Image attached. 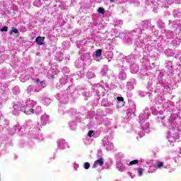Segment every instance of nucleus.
<instances>
[{
  "mask_svg": "<svg viewBox=\"0 0 181 181\" xmlns=\"http://www.w3.org/2000/svg\"><path fill=\"white\" fill-rule=\"evenodd\" d=\"M155 26H152L151 20L143 21L136 28L130 31L128 37L130 40L138 39L135 41L137 47H144L145 45H149V35L153 31Z\"/></svg>",
  "mask_w": 181,
  "mask_h": 181,
  "instance_id": "nucleus-1",
  "label": "nucleus"
},
{
  "mask_svg": "<svg viewBox=\"0 0 181 181\" xmlns=\"http://www.w3.org/2000/svg\"><path fill=\"white\" fill-rule=\"evenodd\" d=\"M158 120L159 122H161L163 128H168L167 139L169 142H176V139L180 138L179 124H176L177 118L174 115L170 116H158Z\"/></svg>",
  "mask_w": 181,
  "mask_h": 181,
  "instance_id": "nucleus-2",
  "label": "nucleus"
},
{
  "mask_svg": "<svg viewBox=\"0 0 181 181\" xmlns=\"http://www.w3.org/2000/svg\"><path fill=\"white\" fill-rule=\"evenodd\" d=\"M35 105H36V102L33 100L29 99L25 101V104L23 100H20L13 106L12 114L19 115V113L23 112L26 115H31V114H35V110L33 109Z\"/></svg>",
  "mask_w": 181,
  "mask_h": 181,
  "instance_id": "nucleus-3",
  "label": "nucleus"
},
{
  "mask_svg": "<svg viewBox=\"0 0 181 181\" xmlns=\"http://www.w3.org/2000/svg\"><path fill=\"white\" fill-rule=\"evenodd\" d=\"M39 131H40V129L33 127L30 128L28 138H33V139L42 141L43 139V134H40Z\"/></svg>",
  "mask_w": 181,
  "mask_h": 181,
  "instance_id": "nucleus-4",
  "label": "nucleus"
},
{
  "mask_svg": "<svg viewBox=\"0 0 181 181\" xmlns=\"http://www.w3.org/2000/svg\"><path fill=\"white\" fill-rule=\"evenodd\" d=\"M67 93H69V89L65 91H62L57 95V98L59 100V103H62V104H67V103H69L70 94H67Z\"/></svg>",
  "mask_w": 181,
  "mask_h": 181,
  "instance_id": "nucleus-5",
  "label": "nucleus"
},
{
  "mask_svg": "<svg viewBox=\"0 0 181 181\" xmlns=\"http://www.w3.org/2000/svg\"><path fill=\"white\" fill-rule=\"evenodd\" d=\"M34 93H39L46 87V83L44 81L37 78L34 81Z\"/></svg>",
  "mask_w": 181,
  "mask_h": 181,
  "instance_id": "nucleus-6",
  "label": "nucleus"
},
{
  "mask_svg": "<svg viewBox=\"0 0 181 181\" xmlns=\"http://www.w3.org/2000/svg\"><path fill=\"white\" fill-rule=\"evenodd\" d=\"M148 109H145L140 113L139 116V122L141 124V125H145V122L146 119H148V118H149V115H148Z\"/></svg>",
  "mask_w": 181,
  "mask_h": 181,
  "instance_id": "nucleus-7",
  "label": "nucleus"
},
{
  "mask_svg": "<svg viewBox=\"0 0 181 181\" xmlns=\"http://www.w3.org/2000/svg\"><path fill=\"white\" fill-rule=\"evenodd\" d=\"M102 145L105 147L106 151H112V149H114V144L108 140L107 136L102 140Z\"/></svg>",
  "mask_w": 181,
  "mask_h": 181,
  "instance_id": "nucleus-8",
  "label": "nucleus"
},
{
  "mask_svg": "<svg viewBox=\"0 0 181 181\" xmlns=\"http://www.w3.org/2000/svg\"><path fill=\"white\" fill-rule=\"evenodd\" d=\"M12 76V70L11 69H1L0 70V78L1 80H8Z\"/></svg>",
  "mask_w": 181,
  "mask_h": 181,
  "instance_id": "nucleus-9",
  "label": "nucleus"
},
{
  "mask_svg": "<svg viewBox=\"0 0 181 181\" xmlns=\"http://www.w3.org/2000/svg\"><path fill=\"white\" fill-rule=\"evenodd\" d=\"M148 41H149V44L144 45V47H146L148 46H151L153 49H156L157 50H158V52H162V50H163V48L162 47H159L158 45L159 42H158V41L154 40L152 42H151V35H149V34H148Z\"/></svg>",
  "mask_w": 181,
  "mask_h": 181,
  "instance_id": "nucleus-10",
  "label": "nucleus"
},
{
  "mask_svg": "<svg viewBox=\"0 0 181 181\" xmlns=\"http://www.w3.org/2000/svg\"><path fill=\"white\" fill-rule=\"evenodd\" d=\"M146 134H149V123L146 122L145 124L141 125V131L138 132L139 138H142Z\"/></svg>",
  "mask_w": 181,
  "mask_h": 181,
  "instance_id": "nucleus-11",
  "label": "nucleus"
},
{
  "mask_svg": "<svg viewBox=\"0 0 181 181\" xmlns=\"http://www.w3.org/2000/svg\"><path fill=\"white\" fill-rule=\"evenodd\" d=\"M24 131L25 129H23V127H21L19 124H16L9 130V134H11V135H13V134L16 132H21V134H23Z\"/></svg>",
  "mask_w": 181,
  "mask_h": 181,
  "instance_id": "nucleus-12",
  "label": "nucleus"
},
{
  "mask_svg": "<svg viewBox=\"0 0 181 181\" xmlns=\"http://www.w3.org/2000/svg\"><path fill=\"white\" fill-rule=\"evenodd\" d=\"M57 148L58 149H66V148H69V144L66 142V140L59 139L57 140Z\"/></svg>",
  "mask_w": 181,
  "mask_h": 181,
  "instance_id": "nucleus-13",
  "label": "nucleus"
},
{
  "mask_svg": "<svg viewBox=\"0 0 181 181\" xmlns=\"http://www.w3.org/2000/svg\"><path fill=\"white\" fill-rule=\"evenodd\" d=\"M163 108L164 111H166L167 112H173V110H175V106L170 104V102H167L163 103Z\"/></svg>",
  "mask_w": 181,
  "mask_h": 181,
  "instance_id": "nucleus-14",
  "label": "nucleus"
},
{
  "mask_svg": "<svg viewBox=\"0 0 181 181\" xmlns=\"http://www.w3.org/2000/svg\"><path fill=\"white\" fill-rule=\"evenodd\" d=\"M118 60L122 63V67L125 70L127 69V64H128V61L127 57L124 54H120L118 57Z\"/></svg>",
  "mask_w": 181,
  "mask_h": 181,
  "instance_id": "nucleus-15",
  "label": "nucleus"
},
{
  "mask_svg": "<svg viewBox=\"0 0 181 181\" xmlns=\"http://www.w3.org/2000/svg\"><path fill=\"white\" fill-rule=\"evenodd\" d=\"M49 123V115L44 114L41 117L40 121H38V125H46Z\"/></svg>",
  "mask_w": 181,
  "mask_h": 181,
  "instance_id": "nucleus-16",
  "label": "nucleus"
},
{
  "mask_svg": "<svg viewBox=\"0 0 181 181\" xmlns=\"http://www.w3.org/2000/svg\"><path fill=\"white\" fill-rule=\"evenodd\" d=\"M126 88L128 90V91H132V90H134L135 88V79L131 78L127 82Z\"/></svg>",
  "mask_w": 181,
  "mask_h": 181,
  "instance_id": "nucleus-17",
  "label": "nucleus"
},
{
  "mask_svg": "<svg viewBox=\"0 0 181 181\" xmlns=\"http://www.w3.org/2000/svg\"><path fill=\"white\" fill-rule=\"evenodd\" d=\"M135 111H136V106L135 105V103H130L129 108L127 110V115L129 117H131V115H132V114H135Z\"/></svg>",
  "mask_w": 181,
  "mask_h": 181,
  "instance_id": "nucleus-18",
  "label": "nucleus"
},
{
  "mask_svg": "<svg viewBox=\"0 0 181 181\" xmlns=\"http://www.w3.org/2000/svg\"><path fill=\"white\" fill-rule=\"evenodd\" d=\"M117 78H119V80H120L121 81H124V80H127V74L124 71V69L119 70Z\"/></svg>",
  "mask_w": 181,
  "mask_h": 181,
  "instance_id": "nucleus-19",
  "label": "nucleus"
},
{
  "mask_svg": "<svg viewBox=\"0 0 181 181\" xmlns=\"http://www.w3.org/2000/svg\"><path fill=\"white\" fill-rule=\"evenodd\" d=\"M164 66L169 70L170 74H172V71H173V62L172 61H165Z\"/></svg>",
  "mask_w": 181,
  "mask_h": 181,
  "instance_id": "nucleus-20",
  "label": "nucleus"
},
{
  "mask_svg": "<svg viewBox=\"0 0 181 181\" xmlns=\"http://www.w3.org/2000/svg\"><path fill=\"white\" fill-rule=\"evenodd\" d=\"M101 54H103V49H98L94 52V59L96 62L101 60Z\"/></svg>",
  "mask_w": 181,
  "mask_h": 181,
  "instance_id": "nucleus-21",
  "label": "nucleus"
},
{
  "mask_svg": "<svg viewBox=\"0 0 181 181\" xmlns=\"http://www.w3.org/2000/svg\"><path fill=\"white\" fill-rule=\"evenodd\" d=\"M169 28L170 29V30H173V32H175L176 30H177V28H179V25L177 24V22L176 21H173V23L170 22V21H169Z\"/></svg>",
  "mask_w": 181,
  "mask_h": 181,
  "instance_id": "nucleus-22",
  "label": "nucleus"
},
{
  "mask_svg": "<svg viewBox=\"0 0 181 181\" xmlns=\"http://www.w3.org/2000/svg\"><path fill=\"white\" fill-rule=\"evenodd\" d=\"M135 48L134 51L132 53V54L134 57V59H139L141 54L142 53V47Z\"/></svg>",
  "mask_w": 181,
  "mask_h": 181,
  "instance_id": "nucleus-23",
  "label": "nucleus"
},
{
  "mask_svg": "<svg viewBox=\"0 0 181 181\" xmlns=\"http://www.w3.org/2000/svg\"><path fill=\"white\" fill-rule=\"evenodd\" d=\"M135 48L134 51L132 53V54L134 57V59H139L141 54L142 53V47Z\"/></svg>",
  "mask_w": 181,
  "mask_h": 181,
  "instance_id": "nucleus-24",
  "label": "nucleus"
},
{
  "mask_svg": "<svg viewBox=\"0 0 181 181\" xmlns=\"http://www.w3.org/2000/svg\"><path fill=\"white\" fill-rule=\"evenodd\" d=\"M130 71L132 74H136L139 71V66L136 64H133L130 66Z\"/></svg>",
  "mask_w": 181,
  "mask_h": 181,
  "instance_id": "nucleus-25",
  "label": "nucleus"
},
{
  "mask_svg": "<svg viewBox=\"0 0 181 181\" xmlns=\"http://www.w3.org/2000/svg\"><path fill=\"white\" fill-rule=\"evenodd\" d=\"M64 77H66L64 78ZM64 77H62L59 79V83L61 84V86H63L64 84H66L67 83V81H73V79L70 78V76H69V75H64Z\"/></svg>",
  "mask_w": 181,
  "mask_h": 181,
  "instance_id": "nucleus-26",
  "label": "nucleus"
},
{
  "mask_svg": "<svg viewBox=\"0 0 181 181\" xmlns=\"http://www.w3.org/2000/svg\"><path fill=\"white\" fill-rule=\"evenodd\" d=\"M103 165H104V158H100L99 159L94 162L93 168H95L98 166H103Z\"/></svg>",
  "mask_w": 181,
  "mask_h": 181,
  "instance_id": "nucleus-27",
  "label": "nucleus"
},
{
  "mask_svg": "<svg viewBox=\"0 0 181 181\" xmlns=\"http://www.w3.org/2000/svg\"><path fill=\"white\" fill-rule=\"evenodd\" d=\"M165 32V36L167 39H173L175 37V31H173L172 30H164Z\"/></svg>",
  "mask_w": 181,
  "mask_h": 181,
  "instance_id": "nucleus-28",
  "label": "nucleus"
},
{
  "mask_svg": "<svg viewBox=\"0 0 181 181\" xmlns=\"http://www.w3.org/2000/svg\"><path fill=\"white\" fill-rule=\"evenodd\" d=\"M127 64L128 63H130V64H135V60H136V58H135V57L131 54L130 55H129L128 57H127Z\"/></svg>",
  "mask_w": 181,
  "mask_h": 181,
  "instance_id": "nucleus-29",
  "label": "nucleus"
},
{
  "mask_svg": "<svg viewBox=\"0 0 181 181\" xmlns=\"http://www.w3.org/2000/svg\"><path fill=\"white\" fill-rule=\"evenodd\" d=\"M35 42L37 43V45H38L39 46H42V45L45 44V37H37L35 39Z\"/></svg>",
  "mask_w": 181,
  "mask_h": 181,
  "instance_id": "nucleus-30",
  "label": "nucleus"
},
{
  "mask_svg": "<svg viewBox=\"0 0 181 181\" xmlns=\"http://www.w3.org/2000/svg\"><path fill=\"white\" fill-rule=\"evenodd\" d=\"M116 168L119 172H124L125 170V166H124V164L121 161L117 163Z\"/></svg>",
  "mask_w": 181,
  "mask_h": 181,
  "instance_id": "nucleus-31",
  "label": "nucleus"
},
{
  "mask_svg": "<svg viewBox=\"0 0 181 181\" xmlns=\"http://www.w3.org/2000/svg\"><path fill=\"white\" fill-rule=\"evenodd\" d=\"M83 97H84L85 100H88L89 97H91L93 95V92L90 90H85L82 93Z\"/></svg>",
  "mask_w": 181,
  "mask_h": 181,
  "instance_id": "nucleus-32",
  "label": "nucleus"
},
{
  "mask_svg": "<svg viewBox=\"0 0 181 181\" xmlns=\"http://www.w3.org/2000/svg\"><path fill=\"white\" fill-rule=\"evenodd\" d=\"M164 53L167 57H173L175 56V53L170 49H167L164 51Z\"/></svg>",
  "mask_w": 181,
  "mask_h": 181,
  "instance_id": "nucleus-33",
  "label": "nucleus"
},
{
  "mask_svg": "<svg viewBox=\"0 0 181 181\" xmlns=\"http://www.w3.org/2000/svg\"><path fill=\"white\" fill-rule=\"evenodd\" d=\"M181 44V36L180 37H177L174 40L172 41V45L174 46V47H177V46H179V45Z\"/></svg>",
  "mask_w": 181,
  "mask_h": 181,
  "instance_id": "nucleus-34",
  "label": "nucleus"
},
{
  "mask_svg": "<svg viewBox=\"0 0 181 181\" xmlns=\"http://www.w3.org/2000/svg\"><path fill=\"white\" fill-rule=\"evenodd\" d=\"M158 80L161 81V83L166 81V75L163 74L162 72H160L158 75Z\"/></svg>",
  "mask_w": 181,
  "mask_h": 181,
  "instance_id": "nucleus-35",
  "label": "nucleus"
},
{
  "mask_svg": "<svg viewBox=\"0 0 181 181\" xmlns=\"http://www.w3.org/2000/svg\"><path fill=\"white\" fill-rule=\"evenodd\" d=\"M144 166L148 168V166L151 167L153 165V161L152 160H143Z\"/></svg>",
  "mask_w": 181,
  "mask_h": 181,
  "instance_id": "nucleus-36",
  "label": "nucleus"
},
{
  "mask_svg": "<svg viewBox=\"0 0 181 181\" xmlns=\"http://www.w3.org/2000/svg\"><path fill=\"white\" fill-rule=\"evenodd\" d=\"M69 127L72 131H74L76 128H77V123H76L74 121L69 122Z\"/></svg>",
  "mask_w": 181,
  "mask_h": 181,
  "instance_id": "nucleus-37",
  "label": "nucleus"
},
{
  "mask_svg": "<svg viewBox=\"0 0 181 181\" xmlns=\"http://www.w3.org/2000/svg\"><path fill=\"white\" fill-rule=\"evenodd\" d=\"M86 77L88 78H94L95 77V73L90 71L86 73Z\"/></svg>",
  "mask_w": 181,
  "mask_h": 181,
  "instance_id": "nucleus-38",
  "label": "nucleus"
},
{
  "mask_svg": "<svg viewBox=\"0 0 181 181\" xmlns=\"http://www.w3.org/2000/svg\"><path fill=\"white\" fill-rule=\"evenodd\" d=\"M157 25L160 28V29H164L165 30V23H163V21H162V20H158L157 21Z\"/></svg>",
  "mask_w": 181,
  "mask_h": 181,
  "instance_id": "nucleus-39",
  "label": "nucleus"
},
{
  "mask_svg": "<svg viewBox=\"0 0 181 181\" xmlns=\"http://www.w3.org/2000/svg\"><path fill=\"white\" fill-rule=\"evenodd\" d=\"M115 22V26H122V25L124 24V21H122V20H118V19H115L114 21Z\"/></svg>",
  "mask_w": 181,
  "mask_h": 181,
  "instance_id": "nucleus-40",
  "label": "nucleus"
},
{
  "mask_svg": "<svg viewBox=\"0 0 181 181\" xmlns=\"http://www.w3.org/2000/svg\"><path fill=\"white\" fill-rule=\"evenodd\" d=\"M101 105L103 107H110V103H108V100L103 98L101 101Z\"/></svg>",
  "mask_w": 181,
  "mask_h": 181,
  "instance_id": "nucleus-41",
  "label": "nucleus"
},
{
  "mask_svg": "<svg viewBox=\"0 0 181 181\" xmlns=\"http://www.w3.org/2000/svg\"><path fill=\"white\" fill-rule=\"evenodd\" d=\"M158 168H156V165H151L148 172V173H155V172H156Z\"/></svg>",
  "mask_w": 181,
  "mask_h": 181,
  "instance_id": "nucleus-42",
  "label": "nucleus"
},
{
  "mask_svg": "<svg viewBox=\"0 0 181 181\" xmlns=\"http://www.w3.org/2000/svg\"><path fill=\"white\" fill-rule=\"evenodd\" d=\"M28 94H30V93H32V91H33L35 93V86L30 85L26 90Z\"/></svg>",
  "mask_w": 181,
  "mask_h": 181,
  "instance_id": "nucleus-43",
  "label": "nucleus"
},
{
  "mask_svg": "<svg viewBox=\"0 0 181 181\" xmlns=\"http://www.w3.org/2000/svg\"><path fill=\"white\" fill-rule=\"evenodd\" d=\"M173 15L175 18H180L181 16V12L178 10H175L173 13Z\"/></svg>",
  "mask_w": 181,
  "mask_h": 181,
  "instance_id": "nucleus-44",
  "label": "nucleus"
},
{
  "mask_svg": "<svg viewBox=\"0 0 181 181\" xmlns=\"http://www.w3.org/2000/svg\"><path fill=\"white\" fill-rule=\"evenodd\" d=\"M139 163V160H134L130 161L129 163H127V165L128 166H132L133 165H138Z\"/></svg>",
  "mask_w": 181,
  "mask_h": 181,
  "instance_id": "nucleus-45",
  "label": "nucleus"
},
{
  "mask_svg": "<svg viewBox=\"0 0 181 181\" xmlns=\"http://www.w3.org/2000/svg\"><path fill=\"white\" fill-rule=\"evenodd\" d=\"M43 103L47 107V105H49L52 103V100H50V98H45L43 100Z\"/></svg>",
  "mask_w": 181,
  "mask_h": 181,
  "instance_id": "nucleus-46",
  "label": "nucleus"
},
{
  "mask_svg": "<svg viewBox=\"0 0 181 181\" xmlns=\"http://www.w3.org/2000/svg\"><path fill=\"white\" fill-rule=\"evenodd\" d=\"M28 80H29V76H25V75H22V76L20 77V81H21L22 83H25V82L28 81Z\"/></svg>",
  "mask_w": 181,
  "mask_h": 181,
  "instance_id": "nucleus-47",
  "label": "nucleus"
},
{
  "mask_svg": "<svg viewBox=\"0 0 181 181\" xmlns=\"http://www.w3.org/2000/svg\"><path fill=\"white\" fill-rule=\"evenodd\" d=\"M13 94L18 95L21 93V90H19V86H16L13 88Z\"/></svg>",
  "mask_w": 181,
  "mask_h": 181,
  "instance_id": "nucleus-48",
  "label": "nucleus"
},
{
  "mask_svg": "<svg viewBox=\"0 0 181 181\" xmlns=\"http://www.w3.org/2000/svg\"><path fill=\"white\" fill-rule=\"evenodd\" d=\"M34 6H37V8H40L42 6V1L40 0H37L33 2Z\"/></svg>",
  "mask_w": 181,
  "mask_h": 181,
  "instance_id": "nucleus-49",
  "label": "nucleus"
},
{
  "mask_svg": "<svg viewBox=\"0 0 181 181\" xmlns=\"http://www.w3.org/2000/svg\"><path fill=\"white\" fill-rule=\"evenodd\" d=\"M34 112H35V114H37V115L42 114V107L39 105L37 106L35 110H34Z\"/></svg>",
  "mask_w": 181,
  "mask_h": 181,
  "instance_id": "nucleus-50",
  "label": "nucleus"
},
{
  "mask_svg": "<svg viewBox=\"0 0 181 181\" xmlns=\"http://www.w3.org/2000/svg\"><path fill=\"white\" fill-rule=\"evenodd\" d=\"M106 57L107 59H112L114 57V54L111 51H108L106 52Z\"/></svg>",
  "mask_w": 181,
  "mask_h": 181,
  "instance_id": "nucleus-51",
  "label": "nucleus"
},
{
  "mask_svg": "<svg viewBox=\"0 0 181 181\" xmlns=\"http://www.w3.org/2000/svg\"><path fill=\"white\" fill-rule=\"evenodd\" d=\"M62 73H64V74H69V73H70V69L66 66H64L62 69Z\"/></svg>",
  "mask_w": 181,
  "mask_h": 181,
  "instance_id": "nucleus-52",
  "label": "nucleus"
},
{
  "mask_svg": "<svg viewBox=\"0 0 181 181\" xmlns=\"http://www.w3.org/2000/svg\"><path fill=\"white\" fill-rule=\"evenodd\" d=\"M81 59L83 62H84L86 60H88L89 57L87 54H84L81 55Z\"/></svg>",
  "mask_w": 181,
  "mask_h": 181,
  "instance_id": "nucleus-53",
  "label": "nucleus"
},
{
  "mask_svg": "<svg viewBox=\"0 0 181 181\" xmlns=\"http://www.w3.org/2000/svg\"><path fill=\"white\" fill-rule=\"evenodd\" d=\"M163 166V162H158L156 165V168L157 169H162Z\"/></svg>",
  "mask_w": 181,
  "mask_h": 181,
  "instance_id": "nucleus-54",
  "label": "nucleus"
},
{
  "mask_svg": "<svg viewBox=\"0 0 181 181\" xmlns=\"http://www.w3.org/2000/svg\"><path fill=\"white\" fill-rule=\"evenodd\" d=\"M163 88H164V90H166V91H170V86L169 85V83L164 86L163 85Z\"/></svg>",
  "mask_w": 181,
  "mask_h": 181,
  "instance_id": "nucleus-55",
  "label": "nucleus"
},
{
  "mask_svg": "<svg viewBox=\"0 0 181 181\" xmlns=\"http://www.w3.org/2000/svg\"><path fill=\"white\" fill-rule=\"evenodd\" d=\"M137 173H138V176H142L144 173V168H138Z\"/></svg>",
  "mask_w": 181,
  "mask_h": 181,
  "instance_id": "nucleus-56",
  "label": "nucleus"
},
{
  "mask_svg": "<svg viewBox=\"0 0 181 181\" xmlns=\"http://www.w3.org/2000/svg\"><path fill=\"white\" fill-rule=\"evenodd\" d=\"M116 158L117 159H122V158H124V153H118L117 154H116Z\"/></svg>",
  "mask_w": 181,
  "mask_h": 181,
  "instance_id": "nucleus-57",
  "label": "nucleus"
},
{
  "mask_svg": "<svg viewBox=\"0 0 181 181\" xmlns=\"http://www.w3.org/2000/svg\"><path fill=\"white\" fill-rule=\"evenodd\" d=\"M98 12L102 15H104L105 13V10H104L103 7H100L98 10Z\"/></svg>",
  "mask_w": 181,
  "mask_h": 181,
  "instance_id": "nucleus-58",
  "label": "nucleus"
},
{
  "mask_svg": "<svg viewBox=\"0 0 181 181\" xmlns=\"http://www.w3.org/2000/svg\"><path fill=\"white\" fill-rule=\"evenodd\" d=\"M140 74L141 76H148V71H146V69H142Z\"/></svg>",
  "mask_w": 181,
  "mask_h": 181,
  "instance_id": "nucleus-59",
  "label": "nucleus"
},
{
  "mask_svg": "<svg viewBox=\"0 0 181 181\" xmlns=\"http://www.w3.org/2000/svg\"><path fill=\"white\" fill-rule=\"evenodd\" d=\"M160 88H163V85L159 82L156 84V90H160Z\"/></svg>",
  "mask_w": 181,
  "mask_h": 181,
  "instance_id": "nucleus-60",
  "label": "nucleus"
},
{
  "mask_svg": "<svg viewBox=\"0 0 181 181\" xmlns=\"http://www.w3.org/2000/svg\"><path fill=\"white\" fill-rule=\"evenodd\" d=\"M111 121H112V119H106L105 121V125H111Z\"/></svg>",
  "mask_w": 181,
  "mask_h": 181,
  "instance_id": "nucleus-61",
  "label": "nucleus"
},
{
  "mask_svg": "<svg viewBox=\"0 0 181 181\" xmlns=\"http://www.w3.org/2000/svg\"><path fill=\"white\" fill-rule=\"evenodd\" d=\"M84 169H90V163L86 162L84 163V166H83Z\"/></svg>",
  "mask_w": 181,
  "mask_h": 181,
  "instance_id": "nucleus-62",
  "label": "nucleus"
},
{
  "mask_svg": "<svg viewBox=\"0 0 181 181\" xmlns=\"http://www.w3.org/2000/svg\"><path fill=\"white\" fill-rule=\"evenodd\" d=\"M93 135H94V131L90 130V131L88 132V136H90V138H91V136H93Z\"/></svg>",
  "mask_w": 181,
  "mask_h": 181,
  "instance_id": "nucleus-63",
  "label": "nucleus"
},
{
  "mask_svg": "<svg viewBox=\"0 0 181 181\" xmlns=\"http://www.w3.org/2000/svg\"><path fill=\"white\" fill-rule=\"evenodd\" d=\"M8 30V26H4L1 28L0 32H6Z\"/></svg>",
  "mask_w": 181,
  "mask_h": 181,
  "instance_id": "nucleus-64",
  "label": "nucleus"
}]
</instances>
